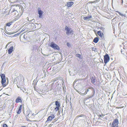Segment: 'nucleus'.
<instances>
[{
    "label": "nucleus",
    "mask_w": 127,
    "mask_h": 127,
    "mask_svg": "<svg viewBox=\"0 0 127 127\" xmlns=\"http://www.w3.org/2000/svg\"><path fill=\"white\" fill-rule=\"evenodd\" d=\"M98 38L97 37H96L94 39L93 41L95 43H96L98 42Z\"/></svg>",
    "instance_id": "ddd939ff"
},
{
    "label": "nucleus",
    "mask_w": 127,
    "mask_h": 127,
    "mask_svg": "<svg viewBox=\"0 0 127 127\" xmlns=\"http://www.w3.org/2000/svg\"><path fill=\"white\" fill-rule=\"evenodd\" d=\"M91 89H92V91L93 92V94L92 95V96H91L90 97V98L93 97L95 95V90L94 88H91Z\"/></svg>",
    "instance_id": "4468645a"
},
{
    "label": "nucleus",
    "mask_w": 127,
    "mask_h": 127,
    "mask_svg": "<svg viewBox=\"0 0 127 127\" xmlns=\"http://www.w3.org/2000/svg\"><path fill=\"white\" fill-rule=\"evenodd\" d=\"M66 45H67L68 46V47H69L70 46V45L69 44V43L68 42H67V43H66Z\"/></svg>",
    "instance_id": "4be33fe9"
},
{
    "label": "nucleus",
    "mask_w": 127,
    "mask_h": 127,
    "mask_svg": "<svg viewBox=\"0 0 127 127\" xmlns=\"http://www.w3.org/2000/svg\"><path fill=\"white\" fill-rule=\"evenodd\" d=\"M12 22H9L8 23H6V26H10L12 24Z\"/></svg>",
    "instance_id": "f3484780"
},
{
    "label": "nucleus",
    "mask_w": 127,
    "mask_h": 127,
    "mask_svg": "<svg viewBox=\"0 0 127 127\" xmlns=\"http://www.w3.org/2000/svg\"><path fill=\"white\" fill-rule=\"evenodd\" d=\"M0 76L1 79V83L3 87H5L7 84L6 83V79L5 78V75L4 74H2Z\"/></svg>",
    "instance_id": "f257e3e1"
},
{
    "label": "nucleus",
    "mask_w": 127,
    "mask_h": 127,
    "mask_svg": "<svg viewBox=\"0 0 127 127\" xmlns=\"http://www.w3.org/2000/svg\"><path fill=\"white\" fill-rule=\"evenodd\" d=\"M104 63L106 64L108 63L110 60V57L108 54H106L104 56Z\"/></svg>",
    "instance_id": "20e7f679"
},
{
    "label": "nucleus",
    "mask_w": 127,
    "mask_h": 127,
    "mask_svg": "<svg viewBox=\"0 0 127 127\" xmlns=\"http://www.w3.org/2000/svg\"><path fill=\"white\" fill-rule=\"evenodd\" d=\"M118 120L117 119H115L113 121L111 127H118Z\"/></svg>",
    "instance_id": "7ed1b4c3"
},
{
    "label": "nucleus",
    "mask_w": 127,
    "mask_h": 127,
    "mask_svg": "<svg viewBox=\"0 0 127 127\" xmlns=\"http://www.w3.org/2000/svg\"><path fill=\"white\" fill-rule=\"evenodd\" d=\"M20 96L18 97L15 100L16 102V103H18L19 102H21L22 100Z\"/></svg>",
    "instance_id": "0eeeda50"
},
{
    "label": "nucleus",
    "mask_w": 127,
    "mask_h": 127,
    "mask_svg": "<svg viewBox=\"0 0 127 127\" xmlns=\"http://www.w3.org/2000/svg\"><path fill=\"white\" fill-rule=\"evenodd\" d=\"M55 116L54 114L51 115L50 116H49L47 118V121H50L54 118Z\"/></svg>",
    "instance_id": "423d86ee"
},
{
    "label": "nucleus",
    "mask_w": 127,
    "mask_h": 127,
    "mask_svg": "<svg viewBox=\"0 0 127 127\" xmlns=\"http://www.w3.org/2000/svg\"><path fill=\"white\" fill-rule=\"evenodd\" d=\"M124 107L123 106H122V107H117L116 108H123Z\"/></svg>",
    "instance_id": "393cba45"
},
{
    "label": "nucleus",
    "mask_w": 127,
    "mask_h": 127,
    "mask_svg": "<svg viewBox=\"0 0 127 127\" xmlns=\"http://www.w3.org/2000/svg\"><path fill=\"white\" fill-rule=\"evenodd\" d=\"M77 56L80 58H81V55L79 54H77Z\"/></svg>",
    "instance_id": "412c9836"
},
{
    "label": "nucleus",
    "mask_w": 127,
    "mask_h": 127,
    "mask_svg": "<svg viewBox=\"0 0 127 127\" xmlns=\"http://www.w3.org/2000/svg\"><path fill=\"white\" fill-rule=\"evenodd\" d=\"M22 90H23V92H25V91H24V90H23V89H22Z\"/></svg>",
    "instance_id": "7c9ffc66"
},
{
    "label": "nucleus",
    "mask_w": 127,
    "mask_h": 127,
    "mask_svg": "<svg viewBox=\"0 0 127 127\" xmlns=\"http://www.w3.org/2000/svg\"><path fill=\"white\" fill-rule=\"evenodd\" d=\"M94 2L93 1H92V2H90V3H94Z\"/></svg>",
    "instance_id": "c85d7f7f"
},
{
    "label": "nucleus",
    "mask_w": 127,
    "mask_h": 127,
    "mask_svg": "<svg viewBox=\"0 0 127 127\" xmlns=\"http://www.w3.org/2000/svg\"><path fill=\"white\" fill-rule=\"evenodd\" d=\"M22 105H21L19 107L18 110L17 111V113L18 114H20V113H21V110L22 109Z\"/></svg>",
    "instance_id": "9b49d317"
},
{
    "label": "nucleus",
    "mask_w": 127,
    "mask_h": 127,
    "mask_svg": "<svg viewBox=\"0 0 127 127\" xmlns=\"http://www.w3.org/2000/svg\"><path fill=\"white\" fill-rule=\"evenodd\" d=\"M89 91V90L88 89L87 90V92H88Z\"/></svg>",
    "instance_id": "c756f323"
},
{
    "label": "nucleus",
    "mask_w": 127,
    "mask_h": 127,
    "mask_svg": "<svg viewBox=\"0 0 127 127\" xmlns=\"http://www.w3.org/2000/svg\"><path fill=\"white\" fill-rule=\"evenodd\" d=\"M25 30V29H24V28L22 30L21 32H23V31Z\"/></svg>",
    "instance_id": "bb28decb"
},
{
    "label": "nucleus",
    "mask_w": 127,
    "mask_h": 127,
    "mask_svg": "<svg viewBox=\"0 0 127 127\" xmlns=\"http://www.w3.org/2000/svg\"><path fill=\"white\" fill-rule=\"evenodd\" d=\"M65 30L67 31L66 33L68 35L69 33H73V30H71L70 31V29L68 27L66 26L65 28Z\"/></svg>",
    "instance_id": "39448f33"
},
{
    "label": "nucleus",
    "mask_w": 127,
    "mask_h": 127,
    "mask_svg": "<svg viewBox=\"0 0 127 127\" xmlns=\"http://www.w3.org/2000/svg\"><path fill=\"white\" fill-rule=\"evenodd\" d=\"M55 105L57 106L60 107V105L59 103L57 101H56L55 102Z\"/></svg>",
    "instance_id": "dca6fc26"
},
{
    "label": "nucleus",
    "mask_w": 127,
    "mask_h": 127,
    "mask_svg": "<svg viewBox=\"0 0 127 127\" xmlns=\"http://www.w3.org/2000/svg\"><path fill=\"white\" fill-rule=\"evenodd\" d=\"M98 35L100 36L101 37L103 38L104 37V34L103 33L100 31H99L97 32Z\"/></svg>",
    "instance_id": "1a4fd4ad"
},
{
    "label": "nucleus",
    "mask_w": 127,
    "mask_h": 127,
    "mask_svg": "<svg viewBox=\"0 0 127 127\" xmlns=\"http://www.w3.org/2000/svg\"><path fill=\"white\" fill-rule=\"evenodd\" d=\"M38 13L39 14V16L40 17V10H38Z\"/></svg>",
    "instance_id": "a878e982"
},
{
    "label": "nucleus",
    "mask_w": 127,
    "mask_h": 127,
    "mask_svg": "<svg viewBox=\"0 0 127 127\" xmlns=\"http://www.w3.org/2000/svg\"><path fill=\"white\" fill-rule=\"evenodd\" d=\"M91 82L93 84L95 82V77H92L91 78Z\"/></svg>",
    "instance_id": "f8f14e48"
},
{
    "label": "nucleus",
    "mask_w": 127,
    "mask_h": 127,
    "mask_svg": "<svg viewBox=\"0 0 127 127\" xmlns=\"http://www.w3.org/2000/svg\"><path fill=\"white\" fill-rule=\"evenodd\" d=\"M92 18V16H90L88 17H84L83 18V19L84 20H88L90 18Z\"/></svg>",
    "instance_id": "2eb2a0df"
},
{
    "label": "nucleus",
    "mask_w": 127,
    "mask_h": 127,
    "mask_svg": "<svg viewBox=\"0 0 127 127\" xmlns=\"http://www.w3.org/2000/svg\"><path fill=\"white\" fill-rule=\"evenodd\" d=\"M50 46L55 50H59L60 49L59 46L53 42H51Z\"/></svg>",
    "instance_id": "f03ea898"
},
{
    "label": "nucleus",
    "mask_w": 127,
    "mask_h": 127,
    "mask_svg": "<svg viewBox=\"0 0 127 127\" xmlns=\"http://www.w3.org/2000/svg\"><path fill=\"white\" fill-rule=\"evenodd\" d=\"M59 107L56 106L55 108V110L56 111H57L59 110Z\"/></svg>",
    "instance_id": "a211bd4d"
},
{
    "label": "nucleus",
    "mask_w": 127,
    "mask_h": 127,
    "mask_svg": "<svg viewBox=\"0 0 127 127\" xmlns=\"http://www.w3.org/2000/svg\"><path fill=\"white\" fill-rule=\"evenodd\" d=\"M123 0H122V3H123Z\"/></svg>",
    "instance_id": "2f4dec72"
},
{
    "label": "nucleus",
    "mask_w": 127,
    "mask_h": 127,
    "mask_svg": "<svg viewBox=\"0 0 127 127\" xmlns=\"http://www.w3.org/2000/svg\"><path fill=\"white\" fill-rule=\"evenodd\" d=\"M105 115L103 114H101V115H98V117H103Z\"/></svg>",
    "instance_id": "aec40b11"
},
{
    "label": "nucleus",
    "mask_w": 127,
    "mask_h": 127,
    "mask_svg": "<svg viewBox=\"0 0 127 127\" xmlns=\"http://www.w3.org/2000/svg\"><path fill=\"white\" fill-rule=\"evenodd\" d=\"M40 17H41V16L42 14V11L41 10H40Z\"/></svg>",
    "instance_id": "b1692460"
},
{
    "label": "nucleus",
    "mask_w": 127,
    "mask_h": 127,
    "mask_svg": "<svg viewBox=\"0 0 127 127\" xmlns=\"http://www.w3.org/2000/svg\"><path fill=\"white\" fill-rule=\"evenodd\" d=\"M85 116V115H83V114L80 115H79L78 116H77V117L79 118V117H82L83 116Z\"/></svg>",
    "instance_id": "6ab92c4d"
},
{
    "label": "nucleus",
    "mask_w": 127,
    "mask_h": 127,
    "mask_svg": "<svg viewBox=\"0 0 127 127\" xmlns=\"http://www.w3.org/2000/svg\"><path fill=\"white\" fill-rule=\"evenodd\" d=\"M73 4V2H68L67 3V6L68 7H71Z\"/></svg>",
    "instance_id": "6e6552de"
},
{
    "label": "nucleus",
    "mask_w": 127,
    "mask_h": 127,
    "mask_svg": "<svg viewBox=\"0 0 127 127\" xmlns=\"http://www.w3.org/2000/svg\"><path fill=\"white\" fill-rule=\"evenodd\" d=\"M21 127H27L25 126H22Z\"/></svg>",
    "instance_id": "cd10ccee"
},
{
    "label": "nucleus",
    "mask_w": 127,
    "mask_h": 127,
    "mask_svg": "<svg viewBox=\"0 0 127 127\" xmlns=\"http://www.w3.org/2000/svg\"><path fill=\"white\" fill-rule=\"evenodd\" d=\"M13 46L11 47L8 50V53L9 54L11 53L13 50Z\"/></svg>",
    "instance_id": "9d476101"
},
{
    "label": "nucleus",
    "mask_w": 127,
    "mask_h": 127,
    "mask_svg": "<svg viewBox=\"0 0 127 127\" xmlns=\"http://www.w3.org/2000/svg\"><path fill=\"white\" fill-rule=\"evenodd\" d=\"M3 127H7V126L6 124H4L3 125Z\"/></svg>",
    "instance_id": "5701e85b"
}]
</instances>
